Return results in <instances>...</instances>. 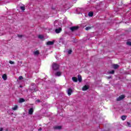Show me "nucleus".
I'll return each instance as SVG.
<instances>
[{
    "instance_id": "nucleus-20",
    "label": "nucleus",
    "mask_w": 131,
    "mask_h": 131,
    "mask_svg": "<svg viewBox=\"0 0 131 131\" xmlns=\"http://www.w3.org/2000/svg\"><path fill=\"white\" fill-rule=\"evenodd\" d=\"M18 109V106L15 105L14 107H12V110H17Z\"/></svg>"
},
{
    "instance_id": "nucleus-21",
    "label": "nucleus",
    "mask_w": 131,
    "mask_h": 131,
    "mask_svg": "<svg viewBox=\"0 0 131 131\" xmlns=\"http://www.w3.org/2000/svg\"><path fill=\"white\" fill-rule=\"evenodd\" d=\"M38 38L40 39H42V38H43V36L42 35H39Z\"/></svg>"
},
{
    "instance_id": "nucleus-33",
    "label": "nucleus",
    "mask_w": 131,
    "mask_h": 131,
    "mask_svg": "<svg viewBox=\"0 0 131 131\" xmlns=\"http://www.w3.org/2000/svg\"><path fill=\"white\" fill-rule=\"evenodd\" d=\"M35 85V84H34V83H32L31 84V85L32 86H33V85Z\"/></svg>"
},
{
    "instance_id": "nucleus-9",
    "label": "nucleus",
    "mask_w": 131,
    "mask_h": 131,
    "mask_svg": "<svg viewBox=\"0 0 131 131\" xmlns=\"http://www.w3.org/2000/svg\"><path fill=\"white\" fill-rule=\"evenodd\" d=\"M78 80L79 82H81V81H82V78H81V75H78Z\"/></svg>"
},
{
    "instance_id": "nucleus-4",
    "label": "nucleus",
    "mask_w": 131,
    "mask_h": 131,
    "mask_svg": "<svg viewBox=\"0 0 131 131\" xmlns=\"http://www.w3.org/2000/svg\"><path fill=\"white\" fill-rule=\"evenodd\" d=\"M54 41H49L47 42V45L48 46H53V45H54Z\"/></svg>"
},
{
    "instance_id": "nucleus-6",
    "label": "nucleus",
    "mask_w": 131,
    "mask_h": 131,
    "mask_svg": "<svg viewBox=\"0 0 131 131\" xmlns=\"http://www.w3.org/2000/svg\"><path fill=\"white\" fill-rule=\"evenodd\" d=\"M67 93H68V96H71V94H72V89H69L67 91Z\"/></svg>"
},
{
    "instance_id": "nucleus-19",
    "label": "nucleus",
    "mask_w": 131,
    "mask_h": 131,
    "mask_svg": "<svg viewBox=\"0 0 131 131\" xmlns=\"http://www.w3.org/2000/svg\"><path fill=\"white\" fill-rule=\"evenodd\" d=\"M23 102H25V99H24V98H20L19 103H23Z\"/></svg>"
},
{
    "instance_id": "nucleus-17",
    "label": "nucleus",
    "mask_w": 131,
    "mask_h": 131,
    "mask_svg": "<svg viewBox=\"0 0 131 131\" xmlns=\"http://www.w3.org/2000/svg\"><path fill=\"white\" fill-rule=\"evenodd\" d=\"M88 15H89V17H93V16H94V12H90L89 13Z\"/></svg>"
},
{
    "instance_id": "nucleus-23",
    "label": "nucleus",
    "mask_w": 131,
    "mask_h": 131,
    "mask_svg": "<svg viewBox=\"0 0 131 131\" xmlns=\"http://www.w3.org/2000/svg\"><path fill=\"white\" fill-rule=\"evenodd\" d=\"M20 9L22 11H25V7L24 6L20 7Z\"/></svg>"
},
{
    "instance_id": "nucleus-7",
    "label": "nucleus",
    "mask_w": 131,
    "mask_h": 131,
    "mask_svg": "<svg viewBox=\"0 0 131 131\" xmlns=\"http://www.w3.org/2000/svg\"><path fill=\"white\" fill-rule=\"evenodd\" d=\"M60 31H62V28H61L55 29L56 33H60Z\"/></svg>"
},
{
    "instance_id": "nucleus-28",
    "label": "nucleus",
    "mask_w": 131,
    "mask_h": 131,
    "mask_svg": "<svg viewBox=\"0 0 131 131\" xmlns=\"http://www.w3.org/2000/svg\"><path fill=\"white\" fill-rule=\"evenodd\" d=\"M23 37V35H17V37H19V38H22Z\"/></svg>"
},
{
    "instance_id": "nucleus-10",
    "label": "nucleus",
    "mask_w": 131,
    "mask_h": 131,
    "mask_svg": "<svg viewBox=\"0 0 131 131\" xmlns=\"http://www.w3.org/2000/svg\"><path fill=\"white\" fill-rule=\"evenodd\" d=\"M54 129H61L62 128L61 126H55L53 127Z\"/></svg>"
},
{
    "instance_id": "nucleus-16",
    "label": "nucleus",
    "mask_w": 131,
    "mask_h": 131,
    "mask_svg": "<svg viewBox=\"0 0 131 131\" xmlns=\"http://www.w3.org/2000/svg\"><path fill=\"white\" fill-rule=\"evenodd\" d=\"M2 78H3L4 80H7V75L4 74L3 75Z\"/></svg>"
},
{
    "instance_id": "nucleus-13",
    "label": "nucleus",
    "mask_w": 131,
    "mask_h": 131,
    "mask_svg": "<svg viewBox=\"0 0 131 131\" xmlns=\"http://www.w3.org/2000/svg\"><path fill=\"white\" fill-rule=\"evenodd\" d=\"M72 79L74 82H77L78 81L77 78H76V77H73L72 78Z\"/></svg>"
},
{
    "instance_id": "nucleus-2",
    "label": "nucleus",
    "mask_w": 131,
    "mask_h": 131,
    "mask_svg": "<svg viewBox=\"0 0 131 131\" xmlns=\"http://www.w3.org/2000/svg\"><path fill=\"white\" fill-rule=\"evenodd\" d=\"M52 67L54 70H58L59 69V66L56 63H53Z\"/></svg>"
},
{
    "instance_id": "nucleus-31",
    "label": "nucleus",
    "mask_w": 131,
    "mask_h": 131,
    "mask_svg": "<svg viewBox=\"0 0 131 131\" xmlns=\"http://www.w3.org/2000/svg\"><path fill=\"white\" fill-rule=\"evenodd\" d=\"M38 91V89H36L35 88H34V93L35 92H37Z\"/></svg>"
},
{
    "instance_id": "nucleus-36",
    "label": "nucleus",
    "mask_w": 131,
    "mask_h": 131,
    "mask_svg": "<svg viewBox=\"0 0 131 131\" xmlns=\"http://www.w3.org/2000/svg\"><path fill=\"white\" fill-rule=\"evenodd\" d=\"M3 129H4V128H0V131H2Z\"/></svg>"
},
{
    "instance_id": "nucleus-35",
    "label": "nucleus",
    "mask_w": 131,
    "mask_h": 131,
    "mask_svg": "<svg viewBox=\"0 0 131 131\" xmlns=\"http://www.w3.org/2000/svg\"><path fill=\"white\" fill-rule=\"evenodd\" d=\"M36 102H37V103H39V102H40V100L38 99L36 101Z\"/></svg>"
},
{
    "instance_id": "nucleus-34",
    "label": "nucleus",
    "mask_w": 131,
    "mask_h": 131,
    "mask_svg": "<svg viewBox=\"0 0 131 131\" xmlns=\"http://www.w3.org/2000/svg\"><path fill=\"white\" fill-rule=\"evenodd\" d=\"M42 129V128H41V127H40L39 129H38V130L39 131H41Z\"/></svg>"
},
{
    "instance_id": "nucleus-11",
    "label": "nucleus",
    "mask_w": 131,
    "mask_h": 131,
    "mask_svg": "<svg viewBox=\"0 0 131 131\" xmlns=\"http://www.w3.org/2000/svg\"><path fill=\"white\" fill-rule=\"evenodd\" d=\"M61 74H62V72L58 71L55 73V76H61Z\"/></svg>"
},
{
    "instance_id": "nucleus-15",
    "label": "nucleus",
    "mask_w": 131,
    "mask_h": 131,
    "mask_svg": "<svg viewBox=\"0 0 131 131\" xmlns=\"http://www.w3.org/2000/svg\"><path fill=\"white\" fill-rule=\"evenodd\" d=\"M115 71L114 70L110 71L107 72L108 74H114Z\"/></svg>"
},
{
    "instance_id": "nucleus-26",
    "label": "nucleus",
    "mask_w": 131,
    "mask_h": 131,
    "mask_svg": "<svg viewBox=\"0 0 131 131\" xmlns=\"http://www.w3.org/2000/svg\"><path fill=\"white\" fill-rule=\"evenodd\" d=\"M9 63H10V64H15V62L12 60H10Z\"/></svg>"
},
{
    "instance_id": "nucleus-8",
    "label": "nucleus",
    "mask_w": 131,
    "mask_h": 131,
    "mask_svg": "<svg viewBox=\"0 0 131 131\" xmlns=\"http://www.w3.org/2000/svg\"><path fill=\"white\" fill-rule=\"evenodd\" d=\"M89 86L85 85L82 89V91H87V90H89Z\"/></svg>"
},
{
    "instance_id": "nucleus-37",
    "label": "nucleus",
    "mask_w": 131,
    "mask_h": 131,
    "mask_svg": "<svg viewBox=\"0 0 131 131\" xmlns=\"http://www.w3.org/2000/svg\"><path fill=\"white\" fill-rule=\"evenodd\" d=\"M6 131H8V129H7Z\"/></svg>"
},
{
    "instance_id": "nucleus-5",
    "label": "nucleus",
    "mask_w": 131,
    "mask_h": 131,
    "mask_svg": "<svg viewBox=\"0 0 131 131\" xmlns=\"http://www.w3.org/2000/svg\"><path fill=\"white\" fill-rule=\"evenodd\" d=\"M113 67L114 69H118V68H119V65H118L117 64H114L113 65Z\"/></svg>"
},
{
    "instance_id": "nucleus-3",
    "label": "nucleus",
    "mask_w": 131,
    "mask_h": 131,
    "mask_svg": "<svg viewBox=\"0 0 131 131\" xmlns=\"http://www.w3.org/2000/svg\"><path fill=\"white\" fill-rule=\"evenodd\" d=\"M125 97V96L124 95H122L117 98V101H121V100H123V99H124Z\"/></svg>"
},
{
    "instance_id": "nucleus-30",
    "label": "nucleus",
    "mask_w": 131,
    "mask_h": 131,
    "mask_svg": "<svg viewBox=\"0 0 131 131\" xmlns=\"http://www.w3.org/2000/svg\"><path fill=\"white\" fill-rule=\"evenodd\" d=\"M127 126H129V127H130V126H131L130 123L127 122Z\"/></svg>"
},
{
    "instance_id": "nucleus-24",
    "label": "nucleus",
    "mask_w": 131,
    "mask_h": 131,
    "mask_svg": "<svg viewBox=\"0 0 131 131\" xmlns=\"http://www.w3.org/2000/svg\"><path fill=\"white\" fill-rule=\"evenodd\" d=\"M91 27H87L85 28V30H90V29H91Z\"/></svg>"
},
{
    "instance_id": "nucleus-27",
    "label": "nucleus",
    "mask_w": 131,
    "mask_h": 131,
    "mask_svg": "<svg viewBox=\"0 0 131 131\" xmlns=\"http://www.w3.org/2000/svg\"><path fill=\"white\" fill-rule=\"evenodd\" d=\"M71 53H72V50H70L68 51V54H69V55H70V54H71Z\"/></svg>"
},
{
    "instance_id": "nucleus-18",
    "label": "nucleus",
    "mask_w": 131,
    "mask_h": 131,
    "mask_svg": "<svg viewBox=\"0 0 131 131\" xmlns=\"http://www.w3.org/2000/svg\"><path fill=\"white\" fill-rule=\"evenodd\" d=\"M121 118L122 120H125V119H126V116H122Z\"/></svg>"
},
{
    "instance_id": "nucleus-14",
    "label": "nucleus",
    "mask_w": 131,
    "mask_h": 131,
    "mask_svg": "<svg viewBox=\"0 0 131 131\" xmlns=\"http://www.w3.org/2000/svg\"><path fill=\"white\" fill-rule=\"evenodd\" d=\"M34 55H35V56H37L38 55H39V52L38 51V50H36L34 51Z\"/></svg>"
},
{
    "instance_id": "nucleus-1",
    "label": "nucleus",
    "mask_w": 131,
    "mask_h": 131,
    "mask_svg": "<svg viewBox=\"0 0 131 131\" xmlns=\"http://www.w3.org/2000/svg\"><path fill=\"white\" fill-rule=\"evenodd\" d=\"M78 28H79V27L78 26H74V27H72L70 28V30H71V31H72L73 32V31H75L76 30H77L78 29Z\"/></svg>"
},
{
    "instance_id": "nucleus-25",
    "label": "nucleus",
    "mask_w": 131,
    "mask_h": 131,
    "mask_svg": "<svg viewBox=\"0 0 131 131\" xmlns=\"http://www.w3.org/2000/svg\"><path fill=\"white\" fill-rule=\"evenodd\" d=\"M126 45H127V46H131V42H130V41H127V42H126Z\"/></svg>"
},
{
    "instance_id": "nucleus-29",
    "label": "nucleus",
    "mask_w": 131,
    "mask_h": 131,
    "mask_svg": "<svg viewBox=\"0 0 131 131\" xmlns=\"http://www.w3.org/2000/svg\"><path fill=\"white\" fill-rule=\"evenodd\" d=\"M18 79H19V80H21L23 79V77H22V76H19L18 78Z\"/></svg>"
},
{
    "instance_id": "nucleus-12",
    "label": "nucleus",
    "mask_w": 131,
    "mask_h": 131,
    "mask_svg": "<svg viewBox=\"0 0 131 131\" xmlns=\"http://www.w3.org/2000/svg\"><path fill=\"white\" fill-rule=\"evenodd\" d=\"M33 113V108H31L29 110V114H30V115H32Z\"/></svg>"
},
{
    "instance_id": "nucleus-32",
    "label": "nucleus",
    "mask_w": 131,
    "mask_h": 131,
    "mask_svg": "<svg viewBox=\"0 0 131 131\" xmlns=\"http://www.w3.org/2000/svg\"><path fill=\"white\" fill-rule=\"evenodd\" d=\"M111 78H112V76H109V77H107V79H111Z\"/></svg>"
},
{
    "instance_id": "nucleus-22",
    "label": "nucleus",
    "mask_w": 131,
    "mask_h": 131,
    "mask_svg": "<svg viewBox=\"0 0 131 131\" xmlns=\"http://www.w3.org/2000/svg\"><path fill=\"white\" fill-rule=\"evenodd\" d=\"M30 91L31 93H32V94L33 93H34V88H33V89H30Z\"/></svg>"
}]
</instances>
